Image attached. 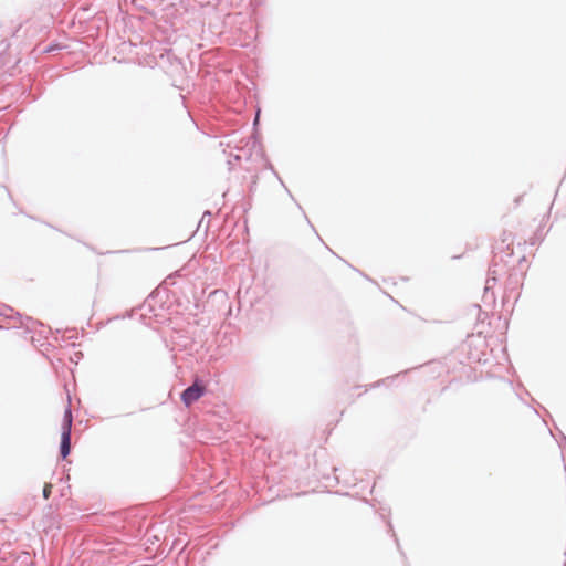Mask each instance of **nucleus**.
Segmentation results:
<instances>
[{
    "instance_id": "obj_1",
    "label": "nucleus",
    "mask_w": 566,
    "mask_h": 566,
    "mask_svg": "<svg viewBox=\"0 0 566 566\" xmlns=\"http://www.w3.org/2000/svg\"><path fill=\"white\" fill-rule=\"evenodd\" d=\"M72 412L70 409H66L64 412V421L62 426V436H61V455L65 459L71 451V428H72Z\"/></svg>"
},
{
    "instance_id": "obj_2",
    "label": "nucleus",
    "mask_w": 566,
    "mask_h": 566,
    "mask_svg": "<svg viewBox=\"0 0 566 566\" xmlns=\"http://www.w3.org/2000/svg\"><path fill=\"white\" fill-rule=\"evenodd\" d=\"M203 392L205 388L196 382L181 394V400L186 406H190L192 402L197 401Z\"/></svg>"
},
{
    "instance_id": "obj_3",
    "label": "nucleus",
    "mask_w": 566,
    "mask_h": 566,
    "mask_svg": "<svg viewBox=\"0 0 566 566\" xmlns=\"http://www.w3.org/2000/svg\"><path fill=\"white\" fill-rule=\"evenodd\" d=\"M51 492H52V484L51 483H45V485L43 488V497L44 499H49L50 495H51Z\"/></svg>"
}]
</instances>
